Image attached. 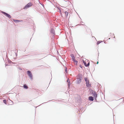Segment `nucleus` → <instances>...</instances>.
<instances>
[{"label": "nucleus", "mask_w": 124, "mask_h": 124, "mask_svg": "<svg viewBox=\"0 0 124 124\" xmlns=\"http://www.w3.org/2000/svg\"><path fill=\"white\" fill-rule=\"evenodd\" d=\"M85 79L86 83V86L87 87H90L91 86V85L89 83V80L87 78H85Z\"/></svg>", "instance_id": "1"}, {"label": "nucleus", "mask_w": 124, "mask_h": 124, "mask_svg": "<svg viewBox=\"0 0 124 124\" xmlns=\"http://www.w3.org/2000/svg\"><path fill=\"white\" fill-rule=\"evenodd\" d=\"M27 74L28 76L30 77L31 79H32V73L30 71H27Z\"/></svg>", "instance_id": "2"}, {"label": "nucleus", "mask_w": 124, "mask_h": 124, "mask_svg": "<svg viewBox=\"0 0 124 124\" xmlns=\"http://www.w3.org/2000/svg\"><path fill=\"white\" fill-rule=\"evenodd\" d=\"M31 2H30L27 4V5H26L24 8H29V7H31Z\"/></svg>", "instance_id": "3"}, {"label": "nucleus", "mask_w": 124, "mask_h": 124, "mask_svg": "<svg viewBox=\"0 0 124 124\" xmlns=\"http://www.w3.org/2000/svg\"><path fill=\"white\" fill-rule=\"evenodd\" d=\"M2 13L5 15L6 16H7L9 18H11V17L10 15L8 14L7 13L4 12L2 11Z\"/></svg>", "instance_id": "4"}, {"label": "nucleus", "mask_w": 124, "mask_h": 124, "mask_svg": "<svg viewBox=\"0 0 124 124\" xmlns=\"http://www.w3.org/2000/svg\"><path fill=\"white\" fill-rule=\"evenodd\" d=\"M87 62H88V63L87 64L86 63V62H85L84 61H83V62L84 63L86 67H87L89 66L90 64L89 62H88V61H87Z\"/></svg>", "instance_id": "5"}, {"label": "nucleus", "mask_w": 124, "mask_h": 124, "mask_svg": "<svg viewBox=\"0 0 124 124\" xmlns=\"http://www.w3.org/2000/svg\"><path fill=\"white\" fill-rule=\"evenodd\" d=\"M81 81V78H77L76 81L77 83L78 84H79L80 83Z\"/></svg>", "instance_id": "6"}, {"label": "nucleus", "mask_w": 124, "mask_h": 124, "mask_svg": "<svg viewBox=\"0 0 124 124\" xmlns=\"http://www.w3.org/2000/svg\"><path fill=\"white\" fill-rule=\"evenodd\" d=\"M89 100L93 101L94 100L93 97L92 96L89 97Z\"/></svg>", "instance_id": "7"}, {"label": "nucleus", "mask_w": 124, "mask_h": 124, "mask_svg": "<svg viewBox=\"0 0 124 124\" xmlns=\"http://www.w3.org/2000/svg\"><path fill=\"white\" fill-rule=\"evenodd\" d=\"M13 21H14V22H15L16 23L18 22H20L19 20H13Z\"/></svg>", "instance_id": "8"}, {"label": "nucleus", "mask_w": 124, "mask_h": 124, "mask_svg": "<svg viewBox=\"0 0 124 124\" xmlns=\"http://www.w3.org/2000/svg\"><path fill=\"white\" fill-rule=\"evenodd\" d=\"M65 16L66 17H67L68 16V13L67 12H65Z\"/></svg>", "instance_id": "9"}, {"label": "nucleus", "mask_w": 124, "mask_h": 124, "mask_svg": "<svg viewBox=\"0 0 124 124\" xmlns=\"http://www.w3.org/2000/svg\"><path fill=\"white\" fill-rule=\"evenodd\" d=\"M23 87L25 89H27L28 88V86L26 85V84H24L23 86Z\"/></svg>", "instance_id": "10"}, {"label": "nucleus", "mask_w": 124, "mask_h": 124, "mask_svg": "<svg viewBox=\"0 0 124 124\" xmlns=\"http://www.w3.org/2000/svg\"><path fill=\"white\" fill-rule=\"evenodd\" d=\"M3 101L4 103L5 104H7V102L6 100H4Z\"/></svg>", "instance_id": "11"}, {"label": "nucleus", "mask_w": 124, "mask_h": 124, "mask_svg": "<svg viewBox=\"0 0 124 124\" xmlns=\"http://www.w3.org/2000/svg\"><path fill=\"white\" fill-rule=\"evenodd\" d=\"M67 82L68 83V85L69 86V85H70V81L68 79L67 80Z\"/></svg>", "instance_id": "12"}, {"label": "nucleus", "mask_w": 124, "mask_h": 124, "mask_svg": "<svg viewBox=\"0 0 124 124\" xmlns=\"http://www.w3.org/2000/svg\"><path fill=\"white\" fill-rule=\"evenodd\" d=\"M72 59L73 60V61L75 60V58L74 56H72Z\"/></svg>", "instance_id": "13"}, {"label": "nucleus", "mask_w": 124, "mask_h": 124, "mask_svg": "<svg viewBox=\"0 0 124 124\" xmlns=\"http://www.w3.org/2000/svg\"><path fill=\"white\" fill-rule=\"evenodd\" d=\"M74 63L75 64L77 65L78 63V61H75V62H74Z\"/></svg>", "instance_id": "14"}, {"label": "nucleus", "mask_w": 124, "mask_h": 124, "mask_svg": "<svg viewBox=\"0 0 124 124\" xmlns=\"http://www.w3.org/2000/svg\"><path fill=\"white\" fill-rule=\"evenodd\" d=\"M94 97H96L97 95L96 93H94Z\"/></svg>", "instance_id": "15"}, {"label": "nucleus", "mask_w": 124, "mask_h": 124, "mask_svg": "<svg viewBox=\"0 0 124 124\" xmlns=\"http://www.w3.org/2000/svg\"><path fill=\"white\" fill-rule=\"evenodd\" d=\"M100 41H99L98 42H97V45H98L100 43Z\"/></svg>", "instance_id": "16"}, {"label": "nucleus", "mask_w": 124, "mask_h": 124, "mask_svg": "<svg viewBox=\"0 0 124 124\" xmlns=\"http://www.w3.org/2000/svg\"><path fill=\"white\" fill-rule=\"evenodd\" d=\"M80 67L81 68H82V66L81 65H80Z\"/></svg>", "instance_id": "17"}, {"label": "nucleus", "mask_w": 124, "mask_h": 124, "mask_svg": "<svg viewBox=\"0 0 124 124\" xmlns=\"http://www.w3.org/2000/svg\"><path fill=\"white\" fill-rule=\"evenodd\" d=\"M67 69H66V70H65V71L66 72H67Z\"/></svg>", "instance_id": "18"}, {"label": "nucleus", "mask_w": 124, "mask_h": 124, "mask_svg": "<svg viewBox=\"0 0 124 124\" xmlns=\"http://www.w3.org/2000/svg\"><path fill=\"white\" fill-rule=\"evenodd\" d=\"M76 61V60H73V61L75 62V61Z\"/></svg>", "instance_id": "19"}, {"label": "nucleus", "mask_w": 124, "mask_h": 124, "mask_svg": "<svg viewBox=\"0 0 124 124\" xmlns=\"http://www.w3.org/2000/svg\"><path fill=\"white\" fill-rule=\"evenodd\" d=\"M98 63H99V62H98V61H97V64H98Z\"/></svg>", "instance_id": "20"}, {"label": "nucleus", "mask_w": 124, "mask_h": 124, "mask_svg": "<svg viewBox=\"0 0 124 124\" xmlns=\"http://www.w3.org/2000/svg\"><path fill=\"white\" fill-rule=\"evenodd\" d=\"M112 35H113V36H114V35H113V34H112Z\"/></svg>", "instance_id": "21"}]
</instances>
